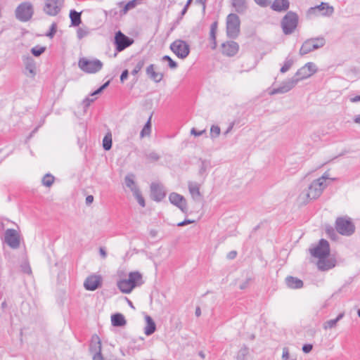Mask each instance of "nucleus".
Here are the masks:
<instances>
[{
    "mask_svg": "<svg viewBox=\"0 0 360 360\" xmlns=\"http://www.w3.org/2000/svg\"><path fill=\"white\" fill-rule=\"evenodd\" d=\"M309 251L311 256L319 259L317 266L320 270L326 271L335 266L333 260L326 259L330 254V245L326 240L321 239L318 245L313 248H310Z\"/></svg>",
    "mask_w": 360,
    "mask_h": 360,
    "instance_id": "obj_1",
    "label": "nucleus"
},
{
    "mask_svg": "<svg viewBox=\"0 0 360 360\" xmlns=\"http://www.w3.org/2000/svg\"><path fill=\"white\" fill-rule=\"evenodd\" d=\"M143 283L142 275L139 271H132L129 274L128 278L117 281L119 290L124 293H129L132 290Z\"/></svg>",
    "mask_w": 360,
    "mask_h": 360,
    "instance_id": "obj_2",
    "label": "nucleus"
},
{
    "mask_svg": "<svg viewBox=\"0 0 360 360\" xmlns=\"http://www.w3.org/2000/svg\"><path fill=\"white\" fill-rule=\"evenodd\" d=\"M34 15V6L30 1L20 3L15 10V17L20 22L30 21Z\"/></svg>",
    "mask_w": 360,
    "mask_h": 360,
    "instance_id": "obj_3",
    "label": "nucleus"
},
{
    "mask_svg": "<svg viewBox=\"0 0 360 360\" xmlns=\"http://www.w3.org/2000/svg\"><path fill=\"white\" fill-rule=\"evenodd\" d=\"M335 229L340 234L349 236L354 233L355 226L350 217L344 216L336 219Z\"/></svg>",
    "mask_w": 360,
    "mask_h": 360,
    "instance_id": "obj_4",
    "label": "nucleus"
},
{
    "mask_svg": "<svg viewBox=\"0 0 360 360\" xmlns=\"http://www.w3.org/2000/svg\"><path fill=\"white\" fill-rule=\"evenodd\" d=\"M299 18L296 13L288 11L281 20V27L285 34L289 35L294 32L297 24Z\"/></svg>",
    "mask_w": 360,
    "mask_h": 360,
    "instance_id": "obj_5",
    "label": "nucleus"
},
{
    "mask_svg": "<svg viewBox=\"0 0 360 360\" xmlns=\"http://www.w3.org/2000/svg\"><path fill=\"white\" fill-rule=\"evenodd\" d=\"M79 68L84 72L94 74L103 68V63L98 59L89 60L82 58L78 61Z\"/></svg>",
    "mask_w": 360,
    "mask_h": 360,
    "instance_id": "obj_6",
    "label": "nucleus"
},
{
    "mask_svg": "<svg viewBox=\"0 0 360 360\" xmlns=\"http://www.w3.org/2000/svg\"><path fill=\"white\" fill-rule=\"evenodd\" d=\"M326 44L324 37H319L307 39L300 49L301 56L306 55L311 51L323 47Z\"/></svg>",
    "mask_w": 360,
    "mask_h": 360,
    "instance_id": "obj_7",
    "label": "nucleus"
},
{
    "mask_svg": "<svg viewBox=\"0 0 360 360\" xmlns=\"http://www.w3.org/2000/svg\"><path fill=\"white\" fill-rule=\"evenodd\" d=\"M240 32V19L234 13H231L226 18V33L229 38L235 39Z\"/></svg>",
    "mask_w": 360,
    "mask_h": 360,
    "instance_id": "obj_8",
    "label": "nucleus"
},
{
    "mask_svg": "<svg viewBox=\"0 0 360 360\" xmlns=\"http://www.w3.org/2000/svg\"><path fill=\"white\" fill-rule=\"evenodd\" d=\"M326 186V184H322L315 179L310 184L307 189L304 191L302 195H304L307 199H316L321 195Z\"/></svg>",
    "mask_w": 360,
    "mask_h": 360,
    "instance_id": "obj_9",
    "label": "nucleus"
},
{
    "mask_svg": "<svg viewBox=\"0 0 360 360\" xmlns=\"http://www.w3.org/2000/svg\"><path fill=\"white\" fill-rule=\"evenodd\" d=\"M171 51L179 58H186L190 53V46L184 40L176 39L170 44Z\"/></svg>",
    "mask_w": 360,
    "mask_h": 360,
    "instance_id": "obj_10",
    "label": "nucleus"
},
{
    "mask_svg": "<svg viewBox=\"0 0 360 360\" xmlns=\"http://www.w3.org/2000/svg\"><path fill=\"white\" fill-rule=\"evenodd\" d=\"M101 340L97 335H93L89 344V351L93 354V360H103L101 353Z\"/></svg>",
    "mask_w": 360,
    "mask_h": 360,
    "instance_id": "obj_11",
    "label": "nucleus"
},
{
    "mask_svg": "<svg viewBox=\"0 0 360 360\" xmlns=\"http://www.w3.org/2000/svg\"><path fill=\"white\" fill-rule=\"evenodd\" d=\"M316 71L317 68L316 65L314 63L309 62L300 68L294 75V77L297 79L299 82L301 80L311 77L316 73Z\"/></svg>",
    "mask_w": 360,
    "mask_h": 360,
    "instance_id": "obj_12",
    "label": "nucleus"
},
{
    "mask_svg": "<svg viewBox=\"0 0 360 360\" xmlns=\"http://www.w3.org/2000/svg\"><path fill=\"white\" fill-rule=\"evenodd\" d=\"M4 240L12 249H17L20 247V235L15 229H8L6 230Z\"/></svg>",
    "mask_w": 360,
    "mask_h": 360,
    "instance_id": "obj_13",
    "label": "nucleus"
},
{
    "mask_svg": "<svg viewBox=\"0 0 360 360\" xmlns=\"http://www.w3.org/2000/svg\"><path fill=\"white\" fill-rule=\"evenodd\" d=\"M134 42V40L126 35H124L121 31H118L115 33V44L116 50L120 52L124 50L126 48L131 46Z\"/></svg>",
    "mask_w": 360,
    "mask_h": 360,
    "instance_id": "obj_14",
    "label": "nucleus"
},
{
    "mask_svg": "<svg viewBox=\"0 0 360 360\" xmlns=\"http://www.w3.org/2000/svg\"><path fill=\"white\" fill-rule=\"evenodd\" d=\"M64 0H46L44 11L49 15L55 16L61 10Z\"/></svg>",
    "mask_w": 360,
    "mask_h": 360,
    "instance_id": "obj_15",
    "label": "nucleus"
},
{
    "mask_svg": "<svg viewBox=\"0 0 360 360\" xmlns=\"http://www.w3.org/2000/svg\"><path fill=\"white\" fill-rule=\"evenodd\" d=\"M298 83V79L295 78L294 76L281 83L279 87L274 88L271 90L269 94L270 95H275L277 94H285L290 91Z\"/></svg>",
    "mask_w": 360,
    "mask_h": 360,
    "instance_id": "obj_16",
    "label": "nucleus"
},
{
    "mask_svg": "<svg viewBox=\"0 0 360 360\" xmlns=\"http://www.w3.org/2000/svg\"><path fill=\"white\" fill-rule=\"evenodd\" d=\"M169 200L172 205L177 207L182 212L185 214L188 212L187 202L183 195L173 192L169 194Z\"/></svg>",
    "mask_w": 360,
    "mask_h": 360,
    "instance_id": "obj_17",
    "label": "nucleus"
},
{
    "mask_svg": "<svg viewBox=\"0 0 360 360\" xmlns=\"http://www.w3.org/2000/svg\"><path fill=\"white\" fill-rule=\"evenodd\" d=\"M22 62L25 66L24 74L31 78H34L36 75V64L33 58L29 55L23 56Z\"/></svg>",
    "mask_w": 360,
    "mask_h": 360,
    "instance_id": "obj_18",
    "label": "nucleus"
},
{
    "mask_svg": "<svg viewBox=\"0 0 360 360\" xmlns=\"http://www.w3.org/2000/svg\"><path fill=\"white\" fill-rule=\"evenodd\" d=\"M102 277L100 275L93 274L88 276L84 283V286L87 290H95L101 285Z\"/></svg>",
    "mask_w": 360,
    "mask_h": 360,
    "instance_id": "obj_19",
    "label": "nucleus"
},
{
    "mask_svg": "<svg viewBox=\"0 0 360 360\" xmlns=\"http://www.w3.org/2000/svg\"><path fill=\"white\" fill-rule=\"evenodd\" d=\"M151 198L157 202L161 201L165 197V191L159 184L152 183L150 185Z\"/></svg>",
    "mask_w": 360,
    "mask_h": 360,
    "instance_id": "obj_20",
    "label": "nucleus"
},
{
    "mask_svg": "<svg viewBox=\"0 0 360 360\" xmlns=\"http://www.w3.org/2000/svg\"><path fill=\"white\" fill-rule=\"evenodd\" d=\"M156 67L154 64H150L146 68V72L147 76L155 83H159L164 77V74L157 72Z\"/></svg>",
    "mask_w": 360,
    "mask_h": 360,
    "instance_id": "obj_21",
    "label": "nucleus"
},
{
    "mask_svg": "<svg viewBox=\"0 0 360 360\" xmlns=\"http://www.w3.org/2000/svg\"><path fill=\"white\" fill-rule=\"evenodd\" d=\"M238 44L233 41L222 44V53L228 56H235L238 53Z\"/></svg>",
    "mask_w": 360,
    "mask_h": 360,
    "instance_id": "obj_22",
    "label": "nucleus"
},
{
    "mask_svg": "<svg viewBox=\"0 0 360 360\" xmlns=\"http://www.w3.org/2000/svg\"><path fill=\"white\" fill-rule=\"evenodd\" d=\"M319 16L330 17L334 13V8L329 4L321 2V4L316 6Z\"/></svg>",
    "mask_w": 360,
    "mask_h": 360,
    "instance_id": "obj_23",
    "label": "nucleus"
},
{
    "mask_svg": "<svg viewBox=\"0 0 360 360\" xmlns=\"http://www.w3.org/2000/svg\"><path fill=\"white\" fill-rule=\"evenodd\" d=\"M290 2L288 0H274L271 8L278 12L285 11L289 8Z\"/></svg>",
    "mask_w": 360,
    "mask_h": 360,
    "instance_id": "obj_24",
    "label": "nucleus"
},
{
    "mask_svg": "<svg viewBox=\"0 0 360 360\" xmlns=\"http://www.w3.org/2000/svg\"><path fill=\"white\" fill-rule=\"evenodd\" d=\"M188 191L193 199L198 200L201 197L200 185L196 182L189 181L188 184Z\"/></svg>",
    "mask_w": 360,
    "mask_h": 360,
    "instance_id": "obj_25",
    "label": "nucleus"
},
{
    "mask_svg": "<svg viewBox=\"0 0 360 360\" xmlns=\"http://www.w3.org/2000/svg\"><path fill=\"white\" fill-rule=\"evenodd\" d=\"M145 320L146 324L144 328V333L148 336L155 333L156 325L153 319L148 315L145 316Z\"/></svg>",
    "mask_w": 360,
    "mask_h": 360,
    "instance_id": "obj_26",
    "label": "nucleus"
},
{
    "mask_svg": "<svg viewBox=\"0 0 360 360\" xmlns=\"http://www.w3.org/2000/svg\"><path fill=\"white\" fill-rule=\"evenodd\" d=\"M285 283L288 288L292 289H299L303 286V281L293 276L286 277Z\"/></svg>",
    "mask_w": 360,
    "mask_h": 360,
    "instance_id": "obj_27",
    "label": "nucleus"
},
{
    "mask_svg": "<svg viewBox=\"0 0 360 360\" xmlns=\"http://www.w3.org/2000/svg\"><path fill=\"white\" fill-rule=\"evenodd\" d=\"M111 323L113 326L122 327L126 325L127 321L124 316L122 314L117 313L112 315Z\"/></svg>",
    "mask_w": 360,
    "mask_h": 360,
    "instance_id": "obj_28",
    "label": "nucleus"
},
{
    "mask_svg": "<svg viewBox=\"0 0 360 360\" xmlns=\"http://www.w3.org/2000/svg\"><path fill=\"white\" fill-rule=\"evenodd\" d=\"M232 6L239 13H244L247 9L246 0H231Z\"/></svg>",
    "mask_w": 360,
    "mask_h": 360,
    "instance_id": "obj_29",
    "label": "nucleus"
},
{
    "mask_svg": "<svg viewBox=\"0 0 360 360\" xmlns=\"http://www.w3.org/2000/svg\"><path fill=\"white\" fill-rule=\"evenodd\" d=\"M135 176L133 174H128L124 178V183L129 188L131 191V192L134 193V188L139 189L136 186L134 181Z\"/></svg>",
    "mask_w": 360,
    "mask_h": 360,
    "instance_id": "obj_30",
    "label": "nucleus"
},
{
    "mask_svg": "<svg viewBox=\"0 0 360 360\" xmlns=\"http://www.w3.org/2000/svg\"><path fill=\"white\" fill-rule=\"evenodd\" d=\"M70 18L72 26H78L82 22L81 13L77 12L75 10H71L70 12Z\"/></svg>",
    "mask_w": 360,
    "mask_h": 360,
    "instance_id": "obj_31",
    "label": "nucleus"
},
{
    "mask_svg": "<svg viewBox=\"0 0 360 360\" xmlns=\"http://www.w3.org/2000/svg\"><path fill=\"white\" fill-rule=\"evenodd\" d=\"M200 165L199 166V175L205 176L207 175V171L210 167V162L207 160H200Z\"/></svg>",
    "mask_w": 360,
    "mask_h": 360,
    "instance_id": "obj_32",
    "label": "nucleus"
},
{
    "mask_svg": "<svg viewBox=\"0 0 360 360\" xmlns=\"http://www.w3.org/2000/svg\"><path fill=\"white\" fill-rule=\"evenodd\" d=\"M150 120H151V115L150 116L148 120L147 121V122L145 124L143 128L142 129L141 133H140V136L141 138H143L146 136H149L150 134V131H151V122H150Z\"/></svg>",
    "mask_w": 360,
    "mask_h": 360,
    "instance_id": "obj_33",
    "label": "nucleus"
},
{
    "mask_svg": "<svg viewBox=\"0 0 360 360\" xmlns=\"http://www.w3.org/2000/svg\"><path fill=\"white\" fill-rule=\"evenodd\" d=\"M103 147L105 150H109L112 148V135L107 134L103 139Z\"/></svg>",
    "mask_w": 360,
    "mask_h": 360,
    "instance_id": "obj_34",
    "label": "nucleus"
},
{
    "mask_svg": "<svg viewBox=\"0 0 360 360\" xmlns=\"http://www.w3.org/2000/svg\"><path fill=\"white\" fill-rule=\"evenodd\" d=\"M54 176L51 174H46L42 179V184L46 187H50L54 182Z\"/></svg>",
    "mask_w": 360,
    "mask_h": 360,
    "instance_id": "obj_35",
    "label": "nucleus"
},
{
    "mask_svg": "<svg viewBox=\"0 0 360 360\" xmlns=\"http://www.w3.org/2000/svg\"><path fill=\"white\" fill-rule=\"evenodd\" d=\"M249 354V349L246 346H243L239 350L237 354V359L238 360H245L246 356Z\"/></svg>",
    "mask_w": 360,
    "mask_h": 360,
    "instance_id": "obj_36",
    "label": "nucleus"
},
{
    "mask_svg": "<svg viewBox=\"0 0 360 360\" xmlns=\"http://www.w3.org/2000/svg\"><path fill=\"white\" fill-rule=\"evenodd\" d=\"M294 61L292 58H287L285 60L283 65L281 67L280 71L281 73H285L290 70Z\"/></svg>",
    "mask_w": 360,
    "mask_h": 360,
    "instance_id": "obj_37",
    "label": "nucleus"
},
{
    "mask_svg": "<svg viewBox=\"0 0 360 360\" xmlns=\"http://www.w3.org/2000/svg\"><path fill=\"white\" fill-rule=\"evenodd\" d=\"M217 30V22H214L210 26V39L211 41H216Z\"/></svg>",
    "mask_w": 360,
    "mask_h": 360,
    "instance_id": "obj_38",
    "label": "nucleus"
},
{
    "mask_svg": "<svg viewBox=\"0 0 360 360\" xmlns=\"http://www.w3.org/2000/svg\"><path fill=\"white\" fill-rule=\"evenodd\" d=\"M145 63H146V59L145 58L140 59L137 62V63L136 64L134 70L131 71V74L133 75H136L143 68V67L144 66Z\"/></svg>",
    "mask_w": 360,
    "mask_h": 360,
    "instance_id": "obj_39",
    "label": "nucleus"
},
{
    "mask_svg": "<svg viewBox=\"0 0 360 360\" xmlns=\"http://www.w3.org/2000/svg\"><path fill=\"white\" fill-rule=\"evenodd\" d=\"M133 194L135 196V198H136L139 204L142 207H144L145 205H146L145 200H144V198L142 197L141 193L139 189H135L134 188V193Z\"/></svg>",
    "mask_w": 360,
    "mask_h": 360,
    "instance_id": "obj_40",
    "label": "nucleus"
},
{
    "mask_svg": "<svg viewBox=\"0 0 360 360\" xmlns=\"http://www.w3.org/2000/svg\"><path fill=\"white\" fill-rule=\"evenodd\" d=\"M307 18H313L314 17L319 16V13L318 9L316 8V6L314 7L309 8L307 11Z\"/></svg>",
    "mask_w": 360,
    "mask_h": 360,
    "instance_id": "obj_41",
    "label": "nucleus"
},
{
    "mask_svg": "<svg viewBox=\"0 0 360 360\" xmlns=\"http://www.w3.org/2000/svg\"><path fill=\"white\" fill-rule=\"evenodd\" d=\"M220 132L221 129L218 125H212L210 129V137L215 139L219 136Z\"/></svg>",
    "mask_w": 360,
    "mask_h": 360,
    "instance_id": "obj_42",
    "label": "nucleus"
},
{
    "mask_svg": "<svg viewBox=\"0 0 360 360\" xmlns=\"http://www.w3.org/2000/svg\"><path fill=\"white\" fill-rule=\"evenodd\" d=\"M162 60L167 61L168 65L171 69H176L177 68V63L169 56H164L162 58Z\"/></svg>",
    "mask_w": 360,
    "mask_h": 360,
    "instance_id": "obj_43",
    "label": "nucleus"
},
{
    "mask_svg": "<svg viewBox=\"0 0 360 360\" xmlns=\"http://www.w3.org/2000/svg\"><path fill=\"white\" fill-rule=\"evenodd\" d=\"M46 50V48L44 46H34L31 49V53L34 56H41Z\"/></svg>",
    "mask_w": 360,
    "mask_h": 360,
    "instance_id": "obj_44",
    "label": "nucleus"
},
{
    "mask_svg": "<svg viewBox=\"0 0 360 360\" xmlns=\"http://www.w3.org/2000/svg\"><path fill=\"white\" fill-rule=\"evenodd\" d=\"M337 323L338 322L336 321V320L335 319H334L328 320V321H327L323 323V328L325 330H328V329H330V328H335L336 326Z\"/></svg>",
    "mask_w": 360,
    "mask_h": 360,
    "instance_id": "obj_45",
    "label": "nucleus"
},
{
    "mask_svg": "<svg viewBox=\"0 0 360 360\" xmlns=\"http://www.w3.org/2000/svg\"><path fill=\"white\" fill-rule=\"evenodd\" d=\"M57 31V24L53 22L50 27L49 32L46 34L49 38H53Z\"/></svg>",
    "mask_w": 360,
    "mask_h": 360,
    "instance_id": "obj_46",
    "label": "nucleus"
},
{
    "mask_svg": "<svg viewBox=\"0 0 360 360\" xmlns=\"http://www.w3.org/2000/svg\"><path fill=\"white\" fill-rule=\"evenodd\" d=\"M136 5V1L132 0L129 1L124 7L122 11L124 13H126L129 10L134 8Z\"/></svg>",
    "mask_w": 360,
    "mask_h": 360,
    "instance_id": "obj_47",
    "label": "nucleus"
},
{
    "mask_svg": "<svg viewBox=\"0 0 360 360\" xmlns=\"http://www.w3.org/2000/svg\"><path fill=\"white\" fill-rule=\"evenodd\" d=\"M282 360H295V358L290 356L289 350L287 347L283 349Z\"/></svg>",
    "mask_w": 360,
    "mask_h": 360,
    "instance_id": "obj_48",
    "label": "nucleus"
},
{
    "mask_svg": "<svg viewBox=\"0 0 360 360\" xmlns=\"http://www.w3.org/2000/svg\"><path fill=\"white\" fill-rule=\"evenodd\" d=\"M147 159L152 162H156L160 159V155L155 152H150L146 155Z\"/></svg>",
    "mask_w": 360,
    "mask_h": 360,
    "instance_id": "obj_49",
    "label": "nucleus"
},
{
    "mask_svg": "<svg viewBox=\"0 0 360 360\" xmlns=\"http://www.w3.org/2000/svg\"><path fill=\"white\" fill-rule=\"evenodd\" d=\"M109 84H110V81L106 82L102 86H101L97 90L94 91L90 96H94L101 94L105 88H107Z\"/></svg>",
    "mask_w": 360,
    "mask_h": 360,
    "instance_id": "obj_50",
    "label": "nucleus"
},
{
    "mask_svg": "<svg viewBox=\"0 0 360 360\" xmlns=\"http://www.w3.org/2000/svg\"><path fill=\"white\" fill-rule=\"evenodd\" d=\"M188 7L187 6H185L184 7V8L182 9L181 12V15H180V17L176 20V21L174 22V25H173V27L171 28V31H172L176 25L179 24V21L181 20V18H183V16L187 12V10H188Z\"/></svg>",
    "mask_w": 360,
    "mask_h": 360,
    "instance_id": "obj_51",
    "label": "nucleus"
},
{
    "mask_svg": "<svg viewBox=\"0 0 360 360\" xmlns=\"http://www.w3.org/2000/svg\"><path fill=\"white\" fill-rule=\"evenodd\" d=\"M88 34V32L85 30H83L82 28H79L77 31V37L81 39L85 36H86Z\"/></svg>",
    "mask_w": 360,
    "mask_h": 360,
    "instance_id": "obj_52",
    "label": "nucleus"
},
{
    "mask_svg": "<svg viewBox=\"0 0 360 360\" xmlns=\"http://www.w3.org/2000/svg\"><path fill=\"white\" fill-rule=\"evenodd\" d=\"M95 98H91L89 97L86 98L83 102L82 105H84V110H86V108H88L91 103L94 101Z\"/></svg>",
    "mask_w": 360,
    "mask_h": 360,
    "instance_id": "obj_53",
    "label": "nucleus"
},
{
    "mask_svg": "<svg viewBox=\"0 0 360 360\" xmlns=\"http://www.w3.org/2000/svg\"><path fill=\"white\" fill-rule=\"evenodd\" d=\"M327 179H330L329 173L328 172H326L320 178L317 179L316 180L322 184H326L325 181Z\"/></svg>",
    "mask_w": 360,
    "mask_h": 360,
    "instance_id": "obj_54",
    "label": "nucleus"
},
{
    "mask_svg": "<svg viewBox=\"0 0 360 360\" xmlns=\"http://www.w3.org/2000/svg\"><path fill=\"white\" fill-rule=\"evenodd\" d=\"M257 4L262 7H266L267 6L269 3L270 0H254Z\"/></svg>",
    "mask_w": 360,
    "mask_h": 360,
    "instance_id": "obj_55",
    "label": "nucleus"
},
{
    "mask_svg": "<svg viewBox=\"0 0 360 360\" xmlns=\"http://www.w3.org/2000/svg\"><path fill=\"white\" fill-rule=\"evenodd\" d=\"M205 131V129H203L202 131H197L195 128H192V129L191 130V134L195 136H199L203 134Z\"/></svg>",
    "mask_w": 360,
    "mask_h": 360,
    "instance_id": "obj_56",
    "label": "nucleus"
},
{
    "mask_svg": "<svg viewBox=\"0 0 360 360\" xmlns=\"http://www.w3.org/2000/svg\"><path fill=\"white\" fill-rule=\"evenodd\" d=\"M313 346L311 344H305L302 347V351L304 353H309L312 350Z\"/></svg>",
    "mask_w": 360,
    "mask_h": 360,
    "instance_id": "obj_57",
    "label": "nucleus"
},
{
    "mask_svg": "<svg viewBox=\"0 0 360 360\" xmlns=\"http://www.w3.org/2000/svg\"><path fill=\"white\" fill-rule=\"evenodd\" d=\"M194 221L193 220H191V219H185L179 223L177 224V226H186L188 224H190L191 223H193Z\"/></svg>",
    "mask_w": 360,
    "mask_h": 360,
    "instance_id": "obj_58",
    "label": "nucleus"
},
{
    "mask_svg": "<svg viewBox=\"0 0 360 360\" xmlns=\"http://www.w3.org/2000/svg\"><path fill=\"white\" fill-rule=\"evenodd\" d=\"M128 75H129V72L127 70H124L122 74H121V76H120V80L122 82H123L125 79H127L128 77Z\"/></svg>",
    "mask_w": 360,
    "mask_h": 360,
    "instance_id": "obj_59",
    "label": "nucleus"
},
{
    "mask_svg": "<svg viewBox=\"0 0 360 360\" xmlns=\"http://www.w3.org/2000/svg\"><path fill=\"white\" fill-rule=\"evenodd\" d=\"M23 272L26 274H30L31 273V268L27 264H24L21 266Z\"/></svg>",
    "mask_w": 360,
    "mask_h": 360,
    "instance_id": "obj_60",
    "label": "nucleus"
},
{
    "mask_svg": "<svg viewBox=\"0 0 360 360\" xmlns=\"http://www.w3.org/2000/svg\"><path fill=\"white\" fill-rule=\"evenodd\" d=\"M326 233L331 238L335 235V230L331 226L326 228Z\"/></svg>",
    "mask_w": 360,
    "mask_h": 360,
    "instance_id": "obj_61",
    "label": "nucleus"
},
{
    "mask_svg": "<svg viewBox=\"0 0 360 360\" xmlns=\"http://www.w3.org/2000/svg\"><path fill=\"white\" fill-rule=\"evenodd\" d=\"M237 255V252L236 251H231L230 252H229V254L227 255V258L229 259H234Z\"/></svg>",
    "mask_w": 360,
    "mask_h": 360,
    "instance_id": "obj_62",
    "label": "nucleus"
},
{
    "mask_svg": "<svg viewBox=\"0 0 360 360\" xmlns=\"http://www.w3.org/2000/svg\"><path fill=\"white\" fill-rule=\"evenodd\" d=\"M158 231L155 229H150L149 231V235L151 238H155L158 236Z\"/></svg>",
    "mask_w": 360,
    "mask_h": 360,
    "instance_id": "obj_63",
    "label": "nucleus"
},
{
    "mask_svg": "<svg viewBox=\"0 0 360 360\" xmlns=\"http://www.w3.org/2000/svg\"><path fill=\"white\" fill-rule=\"evenodd\" d=\"M249 285V279H247L245 281H244L243 283L240 285V289L244 290Z\"/></svg>",
    "mask_w": 360,
    "mask_h": 360,
    "instance_id": "obj_64",
    "label": "nucleus"
}]
</instances>
